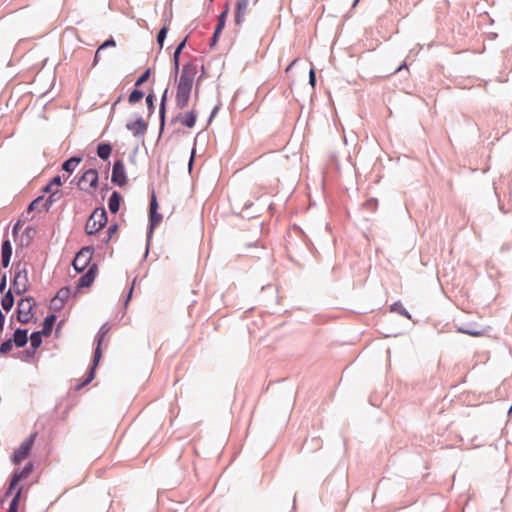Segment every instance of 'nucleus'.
<instances>
[{
	"label": "nucleus",
	"instance_id": "obj_17",
	"mask_svg": "<svg viewBox=\"0 0 512 512\" xmlns=\"http://www.w3.org/2000/svg\"><path fill=\"white\" fill-rule=\"evenodd\" d=\"M1 254H2V265H3V267L6 268L9 265L10 258L12 255V246H11V243L9 240H5L2 243Z\"/></svg>",
	"mask_w": 512,
	"mask_h": 512
},
{
	"label": "nucleus",
	"instance_id": "obj_10",
	"mask_svg": "<svg viewBox=\"0 0 512 512\" xmlns=\"http://www.w3.org/2000/svg\"><path fill=\"white\" fill-rule=\"evenodd\" d=\"M32 469H33V465H32V463L29 462L25 465V467L21 471L15 472L11 479L7 494H10L12 492V490L16 487V485L21 480L26 479L31 474Z\"/></svg>",
	"mask_w": 512,
	"mask_h": 512
},
{
	"label": "nucleus",
	"instance_id": "obj_16",
	"mask_svg": "<svg viewBox=\"0 0 512 512\" xmlns=\"http://www.w3.org/2000/svg\"><path fill=\"white\" fill-rule=\"evenodd\" d=\"M157 208L156 197L153 195L150 202V223L152 227L157 226L162 220L161 214L157 213Z\"/></svg>",
	"mask_w": 512,
	"mask_h": 512
},
{
	"label": "nucleus",
	"instance_id": "obj_28",
	"mask_svg": "<svg viewBox=\"0 0 512 512\" xmlns=\"http://www.w3.org/2000/svg\"><path fill=\"white\" fill-rule=\"evenodd\" d=\"M12 348H13L12 340H7L1 344L0 353L7 354L8 352H10L12 350Z\"/></svg>",
	"mask_w": 512,
	"mask_h": 512
},
{
	"label": "nucleus",
	"instance_id": "obj_14",
	"mask_svg": "<svg viewBox=\"0 0 512 512\" xmlns=\"http://www.w3.org/2000/svg\"><path fill=\"white\" fill-rule=\"evenodd\" d=\"M126 127L134 136L144 135L147 130V124L142 118L127 123Z\"/></svg>",
	"mask_w": 512,
	"mask_h": 512
},
{
	"label": "nucleus",
	"instance_id": "obj_32",
	"mask_svg": "<svg viewBox=\"0 0 512 512\" xmlns=\"http://www.w3.org/2000/svg\"><path fill=\"white\" fill-rule=\"evenodd\" d=\"M20 494H21V489H19L15 495V497L13 498L12 502L10 503V509L11 510H17V505H18V501H19V498H20Z\"/></svg>",
	"mask_w": 512,
	"mask_h": 512
},
{
	"label": "nucleus",
	"instance_id": "obj_15",
	"mask_svg": "<svg viewBox=\"0 0 512 512\" xmlns=\"http://www.w3.org/2000/svg\"><path fill=\"white\" fill-rule=\"evenodd\" d=\"M177 119L182 125L192 128L196 123L197 114L194 110H191L185 114H179Z\"/></svg>",
	"mask_w": 512,
	"mask_h": 512
},
{
	"label": "nucleus",
	"instance_id": "obj_41",
	"mask_svg": "<svg viewBox=\"0 0 512 512\" xmlns=\"http://www.w3.org/2000/svg\"><path fill=\"white\" fill-rule=\"evenodd\" d=\"M464 333L468 334V335H471V336H481L482 333L479 332V331H470V330H467V331H463Z\"/></svg>",
	"mask_w": 512,
	"mask_h": 512
},
{
	"label": "nucleus",
	"instance_id": "obj_42",
	"mask_svg": "<svg viewBox=\"0 0 512 512\" xmlns=\"http://www.w3.org/2000/svg\"><path fill=\"white\" fill-rule=\"evenodd\" d=\"M297 62V59L293 60L289 65L288 67L285 69V72H289L290 70H292V67L293 65Z\"/></svg>",
	"mask_w": 512,
	"mask_h": 512
},
{
	"label": "nucleus",
	"instance_id": "obj_8",
	"mask_svg": "<svg viewBox=\"0 0 512 512\" xmlns=\"http://www.w3.org/2000/svg\"><path fill=\"white\" fill-rule=\"evenodd\" d=\"M103 338H104V333L98 335V337H97V347L95 349L94 357H93V366H92V368H91L87 378L84 380L83 383H81L80 385L77 386V389H80L83 386L89 384L94 379V377H95V369H96L97 365L99 364V361H100L101 356H102L101 344H102Z\"/></svg>",
	"mask_w": 512,
	"mask_h": 512
},
{
	"label": "nucleus",
	"instance_id": "obj_3",
	"mask_svg": "<svg viewBox=\"0 0 512 512\" xmlns=\"http://www.w3.org/2000/svg\"><path fill=\"white\" fill-rule=\"evenodd\" d=\"M37 433L31 434L24 442L21 443L18 449L15 450L13 456H12V462L14 464H19L23 460H25L34 445V442L36 440Z\"/></svg>",
	"mask_w": 512,
	"mask_h": 512
},
{
	"label": "nucleus",
	"instance_id": "obj_27",
	"mask_svg": "<svg viewBox=\"0 0 512 512\" xmlns=\"http://www.w3.org/2000/svg\"><path fill=\"white\" fill-rule=\"evenodd\" d=\"M142 98H143V92H141L140 90L135 89L129 95V102L131 104H134V103H137L138 101H140Z\"/></svg>",
	"mask_w": 512,
	"mask_h": 512
},
{
	"label": "nucleus",
	"instance_id": "obj_5",
	"mask_svg": "<svg viewBox=\"0 0 512 512\" xmlns=\"http://www.w3.org/2000/svg\"><path fill=\"white\" fill-rule=\"evenodd\" d=\"M196 74H197L196 64H194L192 62L185 64L182 68V72L180 74L177 86L192 89Z\"/></svg>",
	"mask_w": 512,
	"mask_h": 512
},
{
	"label": "nucleus",
	"instance_id": "obj_21",
	"mask_svg": "<svg viewBox=\"0 0 512 512\" xmlns=\"http://www.w3.org/2000/svg\"><path fill=\"white\" fill-rule=\"evenodd\" d=\"M111 152L112 147L110 144L100 143L97 147V155L103 160L108 159L111 155Z\"/></svg>",
	"mask_w": 512,
	"mask_h": 512
},
{
	"label": "nucleus",
	"instance_id": "obj_13",
	"mask_svg": "<svg viewBox=\"0 0 512 512\" xmlns=\"http://www.w3.org/2000/svg\"><path fill=\"white\" fill-rule=\"evenodd\" d=\"M248 5H249V0H239L236 3L235 19H234L236 25H241L243 23L246 12H247Z\"/></svg>",
	"mask_w": 512,
	"mask_h": 512
},
{
	"label": "nucleus",
	"instance_id": "obj_39",
	"mask_svg": "<svg viewBox=\"0 0 512 512\" xmlns=\"http://www.w3.org/2000/svg\"><path fill=\"white\" fill-rule=\"evenodd\" d=\"M117 231V225H111L108 229V234H109V238L108 240L112 237V235Z\"/></svg>",
	"mask_w": 512,
	"mask_h": 512
},
{
	"label": "nucleus",
	"instance_id": "obj_38",
	"mask_svg": "<svg viewBox=\"0 0 512 512\" xmlns=\"http://www.w3.org/2000/svg\"><path fill=\"white\" fill-rule=\"evenodd\" d=\"M153 99H154V96L152 94H149L146 97V102H147V105H148L149 109L153 108Z\"/></svg>",
	"mask_w": 512,
	"mask_h": 512
},
{
	"label": "nucleus",
	"instance_id": "obj_2",
	"mask_svg": "<svg viewBox=\"0 0 512 512\" xmlns=\"http://www.w3.org/2000/svg\"><path fill=\"white\" fill-rule=\"evenodd\" d=\"M35 302L32 298L21 299L17 306V319L19 322L26 324L33 318V308Z\"/></svg>",
	"mask_w": 512,
	"mask_h": 512
},
{
	"label": "nucleus",
	"instance_id": "obj_34",
	"mask_svg": "<svg viewBox=\"0 0 512 512\" xmlns=\"http://www.w3.org/2000/svg\"><path fill=\"white\" fill-rule=\"evenodd\" d=\"M309 83L311 84L312 87H315L316 76H315L314 68L310 69V71H309Z\"/></svg>",
	"mask_w": 512,
	"mask_h": 512
},
{
	"label": "nucleus",
	"instance_id": "obj_12",
	"mask_svg": "<svg viewBox=\"0 0 512 512\" xmlns=\"http://www.w3.org/2000/svg\"><path fill=\"white\" fill-rule=\"evenodd\" d=\"M97 274V265L92 264L89 266L88 271L79 278L78 287H89L95 280Z\"/></svg>",
	"mask_w": 512,
	"mask_h": 512
},
{
	"label": "nucleus",
	"instance_id": "obj_25",
	"mask_svg": "<svg viewBox=\"0 0 512 512\" xmlns=\"http://www.w3.org/2000/svg\"><path fill=\"white\" fill-rule=\"evenodd\" d=\"M42 334H43L42 331L41 332H34L30 336L31 346L34 349H37L41 345V343H42Z\"/></svg>",
	"mask_w": 512,
	"mask_h": 512
},
{
	"label": "nucleus",
	"instance_id": "obj_4",
	"mask_svg": "<svg viewBox=\"0 0 512 512\" xmlns=\"http://www.w3.org/2000/svg\"><path fill=\"white\" fill-rule=\"evenodd\" d=\"M98 184V172L95 169L85 171L78 181V187L85 192H93Z\"/></svg>",
	"mask_w": 512,
	"mask_h": 512
},
{
	"label": "nucleus",
	"instance_id": "obj_7",
	"mask_svg": "<svg viewBox=\"0 0 512 512\" xmlns=\"http://www.w3.org/2000/svg\"><path fill=\"white\" fill-rule=\"evenodd\" d=\"M13 288L17 294L24 293L29 285L27 270L20 265L16 266V272L12 282Z\"/></svg>",
	"mask_w": 512,
	"mask_h": 512
},
{
	"label": "nucleus",
	"instance_id": "obj_18",
	"mask_svg": "<svg viewBox=\"0 0 512 512\" xmlns=\"http://www.w3.org/2000/svg\"><path fill=\"white\" fill-rule=\"evenodd\" d=\"M28 331L27 330H24V329H17L14 333V336H13V340L12 342L17 346V347H23L26 345L27 341H28Z\"/></svg>",
	"mask_w": 512,
	"mask_h": 512
},
{
	"label": "nucleus",
	"instance_id": "obj_11",
	"mask_svg": "<svg viewBox=\"0 0 512 512\" xmlns=\"http://www.w3.org/2000/svg\"><path fill=\"white\" fill-rule=\"evenodd\" d=\"M192 89L177 86L175 102L179 109H184L188 106Z\"/></svg>",
	"mask_w": 512,
	"mask_h": 512
},
{
	"label": "nucleus",
	"instance_id": "obj_22",
	"mask_svg": "<svg viewBox=\"0 0 512 512\" xmlns=\"http://www.w3.org/2000/svg\"><path fill=\"white\" fill-rule=\"evenodd\" d=\"M81 162V158H78V157H72L68 160H66L63 165H62V168L63 170H65L66 172H69V173H72L76 167L78 166V164Z\"/></svg>",
	"mask_w": 512,
	"mask_h": 512
},
{
	"label": "nucleus",
	"instance_id": "obj_23",
	"mask_svg": "<svg viewBox=\"0 0 512 512\" xmlns=\"http://www.w3.org/2000/svg\"><path fill=\"white\" fill-rule=\"evenodd\" d=\"M1 305L4 310L10 311L14 305V298L10 291L6 292L1 300Z\"/></svg>",
	"mask_w": 512,
	"mask_h": 512
},
{
	"label": "nucleus",
	"instance_id": "obj_19",
	"mask_svg": "<svg viewBox=\"0 0 512 512\" xmlns=\"http://www.w3.org/2000/svg\"><path fill=\"white\" fill-rule=\"evenodd\" d=\"M121 195L114 191L109 199V203H108V206H109V210L112 212V213H116L118 212L119 208H120V202H121Z\"/></svg>",
	"mask_w": 512,
	"mask_h": 512
},
{
	"label": "nucleus",
	"instance_id": "obj_30",
	"mask_svg": "<svg viewBox=\"0 0 512 512\" xmlns=\"http://www.w3.org/2000/svg\"><path fill=\"white\" fill-rule=\"evenodd\" d=\"M167 31H168L167 27H163V28L159 31L158 35H157V42H158V44L160 45V47H162V46H163V42H164V40H165V37H166Z\"/></svg>",
	"mask_w": 512,
	"mask_h": 512
},
{
	"label": "nucleus",
	"instance_id": "obj_1",
	"mask_svg": "<svg viewBox=\"0 0 512 512\" xmlns=\"http://www.w3.org/2000/svg\"><path fill=\"white\" fill-rule=\"evenodd\" d=\"M107 223V214L104 208H96L88 218L85 231L92 235L101 230Z\"/></svg>",
	"mask_w": 512,
	"mask_h": 512
},
{
	"label": "nucleus",
	"instance_id": "obj_48",
	"mask_svg": "<svg viewBox=\"0 0 512 512\" xmlns=\"http://www.w3.org/2000/svg\"><path fill=\"white\" fill-rule=\"evenodd\" d=\"M359 1L360 0H355L354 3H353V7H355L358 4Z\"/></svg>",
	"mask_w": 512,
	"mask_h": 512
},
{
	"label": "nucleus",
	"instance_id": "obj_40",
	"mask_svg": "<svg viewBox=\"0 0 512 512\" xmlns=\"http://www.w3.org/2000/svg\"><path fill=\"white\" fill-rule=\"evenodd\" d=\"M41 201V198H37L35 199L34 201H32L29 205V210H33L35 209V207L37 206V204Z\"/></svg>",
	"mask_w": 512,
	"mask_h": 512
},
{
	"label": "nucleus",
	"instance_id": "obj_43",
	"mask_svg": "<svg viewBox=\"0 0 512 512\" xmlns=\"http://www.w3.org/2000/svg\"><path fill=\"white\" fill-rule=\"evenodd\" d=\"M102 50H99V48L97 49L96 53H95V58H94V61L97 62L99 59H100V52Z\"/></svg>",
	"mask_w": 512,
	"mask_h": 512
},
{
	"label": "nucleus",
	"instance_id": "obj_9",
	"mask_svg": "<svg viewBox=\"0 0 512 512\" xmlns=\"http://www.w3.org/2000/svg\"><path fill=\"white\" fill-rule=\"evenodd\" d=\"M111 181L119 186H124L127 183L125 167L122 161L114 163Z\"/></svg>",
	"mask_w": 512,
	"mask_h": 512
},
{
	"label": "nucleus",
	"instance_id": "obj_26",
	"mask_svg": "<svg viewBox=\"0 0 512 512\" xmlns=\"http://www.w3.org/2000/svg\"><path fill=\"white\" fill-rule=\"evenodd\" d=\"M185 46V40L182 41L178 47L176 48L175 52H174V55H173V60H174V64H175V68L178 69L179 68V56H180V53L182 51V49L184 48Z\"/></svg>",
	"mask_w": 512,
	"mask_h": 512
},
{
	"label": "nucleus",
	"instance_id": "obj_37",
	"mask_svg": "<svg viewBox=\"0 0 512 512\" xmlns=\"http://www.w3.org/2000/svg\"><path fill=\"white\" fill-rule=\"evenodd\" d=\"M397 306H398V305H397V304H395V305L393 306V310H396V311H398L399 313H401L402 315H405V316L409 317V315L407 314V312L405 311V309L402 307V305H401V304L399 305V309L397 308Z\"/></svg>",
	"mask_w": 512,
	"mask_h": 512
},
{
	"label": "nucleus",
	"instance_id": "obj_45",
	"mask_svg": "<svg viewBox=\"0 0 512 512\" xmlns=\"http://www.w3.org/2000/svg\"><path fill=\"white\" fill-rule=\"evenodd\" d=\"M405 68H407L406 63H404L403 65L399 66V67L396 69L395 73H397V72H399V71H401L402 69H405Z\"/></svg>",
	"mask_w": 512,
	"mask_h": 512
},
{
	"label": "nucleus",
	"instance_id": "obj_49",
	"mask_svg": "<svg viewBox=\"0 0 512 512\" xmlns=\"http://www.w3.org/2000/svg\"><path fill=\"white\" fill-rule=\"evenodd\" d=\"M193 153H194V151H192V155H191V158H190V165L192 164V161H193Z\"/></svg>",
	"mask_w": 512,
	"mask_h": 512
},
{
	"label": "nucleus",
	"instance_id": "obj_50",
	"mask_svg": "<svg viewBox=\"0 0 512 512\" xmlns=\"http://www.w3.org/2000/svg\"><path fill=\"white\" fill-rule=\"evenodd\" d=\"M8 512H17V510H11L10 508L8 509Z\"/></svg>",
	"mask_w": 512,
	"mask_h": 512
},
{
	"label": "nucleus",
	"instance_id": "obj_35",
	"mask_svg": "<svg viewBox=\"0 0 512 512\" xmlns=\"http://www.w3.org/2000/svg\"><path fill=\"white\" fill-rule=\"evenodd\" d=\"M115 41L113 39L106 40L100 47L99 50H103L106 47H114Z\"/></svg>",
	"mask_w": 512,
	"mask_h": 512
},
{
	"label": "nucleus",
	"instance_id": "obj_46",
	"mask_svg": "<svg viewBox=\"0 0 512 512\" xmlns=\"http://www.w3.org/2000/svg\"><path fill=\"white\" fill-rule=\"evenodd\" d=\"M132 291H133V288H131V289L129 290V294H128V299H127V300H129V299H130L131 294H132Z\"/></svg>",
	"mask_w": 512,
	"mask_h": 512
},
{
	"label": "nucleus",
	"instance_id": "obj_6",
	"mask_svg": "<svg viewBox=\"0 0 512 512\" xmlns=\"http://www.w3.org/2000/svg\"><path fill=\"white\" fill-rule=\"evenodd\" d=\"M93 256V249L91 247L82 248L75 256L73 260V267L76 271L82 272L86 269Z\"/></svg>",
	"mask_w": 512,
	"mask_h": 512
},
{
	"label": "nucleus",
	"instance_id": "obj_47",
	"mask_svg": "<svg viewBox=\"0 0 512 512\" xmlns=\"http://www.w3.org/2000/svg\"><path fill=\"white\" fill-rule=\"evenodd\" d=\"M54 187H55V186H51V191H50V192H51V193H53V194H55V193L57 192V190H55V191H54Z\"/></svg>",
	"mask_w": 512,
	"mask_h": 512
},
{
	"label": "nucleus",
	"instance_id": "obj_36",
	"mask_svg": "<svg viewBox=\"0 0 512 512\" xmlns=\"http://www.w3.org/2000/svg\"><path fill=\"white\" fill-rule=\"evenodd\" d=\"M6 288V275L4 274L0 280V292L3 293Z\"/></svg>",
	"mask_w": 512,
	"mask_h": 512
},
{
	"label": "nucleus",
	"instance_id": "obj_20",
	"mask_svg": "<svg viewBox=\"0 0 512 512\" xmlns=\"http://www.w3.org/2000/svg\"><path fill=\"white\" fill-rule=\"evenodd\" d=\"M229 13V4L225 5L223 12L218 17V23L216 26V34H220L225 27L226 19Z\"/></svg>",
	"mask_w": 512,
	"mask_h": 512
},
{
	"label": "nucleus",
	"instance_id": "obj_44",
	"mask_svg": "<svg viewBox=\"0 0 512 512\" xmlns=\"http://www.w3.org/2000/svg\"><path fill=\"white\" fill-rule=\"evenodd\" d=\"M219 35L220 34H216V31L214 32L213 37H212V44H215L217 42Z\"/></svg>",
	"mask_w": 512,
	"mask_h": 512
},
{
	"label": "nucleus",
	"instance_id": "obj_29",
	"mask_svg": "<svg viewBox=\"0 0 512 512\" xmlns=\"http://www.w3.org/2000/svg\"><path fill=\"white\" fill-rule=\"evenodd\" d=\"M61 184H62L61 177L60 176H55L50 181V183L45 187V191L46 192H50L51 191V186H55L56 188H58L59 186H61Z\"/></svg>",
	"mask_w": 512,
	"mask_h": 512
},
{
	"label": "nucleus",
	"instance_id": "obj_31",
	"mask_svg": "<svg viewBox=\"0 0 512 512\" xmlns=\"http://www.w3.org/2000/svg\"><path fill=\"white\" fill-rule=\"evenodd\" d=\"M150 76V70H146L136 81L135 85L136 86H141L144 82H146L148 80Z\"/></svg>",
	"mask_w": 512,
	"mask_h": 512
},
{
	"label": "nucleus",
	"instance_id": "obj_33",
	"mask_svg": "<svg viewBox=\"0 0 512 512\" xmlns=\"http://www.w3.org/2000/svg\"><path fill=\"white\" fill-rule=\"evenodd\" d=\"M166 93H167V90H165V92H164V95L161 100V105H160V116H161L162 121L164 120V115H165Z\"/></svg>",
	"mask_w": 512,
	"mask_h": 512
},
{
	"label": "nucleus",
	"instance_id": "obj_24",
	"mask_svg": "<svg viewBox=\"0 0 512 512\" xmlns=\"http://www.w3.org/2000/svg\"><path fill=\"white\" fill-rule=\"evenodd\" d=\"M55 315H50L48 317H46L44 319V322H43V330H42V333L44 335H49L51 330H52V327H53V324L55 322Z\"/></svg>",
	"mask_w": 512,
	"mask_h": 512
}]
</instances>
